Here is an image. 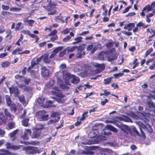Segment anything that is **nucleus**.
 <instances>
[{
    "label": "nucleus",
    "instance_id": "nucleus-50",
    "mask_svg": "<svg viewBox=\"0 0 155 155\" xmlns=\"http://www.w3.org/2000/svg\"><path fill=\"white\" fill-rule=\"evenodd\" d=\"M103 91L104 92V93L101 94H100V96H102L103 95L107 96L110 94V92L106 91L105 90H104Z\"/></svg>",
    "mask_w": 155,
    "mask_h": 155
},
{
    "label": "nucleus",
    "instance_id": "nucleus-37",
    "mask_svg": "<svg viewBox=\"0 0 155 155\" xmlns=\"http://www.w3.org/2000/svg\"><path fill=\"white\" fill-rule=\"evenodd\" d=\"M61 72L60 71L57 72L55 74V76L56 77L58 81H61V80L60 79L61 76Z\"/></svg>",
    "mask_w": 155,
    "mask_h": 155
},
{
    "label": "nucleus",
    "instance_id": "nucleus-29",
    "mask_svg": "<svg viewBox=\"0 0 155 155\" xmlns=\"http://www.w3.org/2000/svg\"><path fill=\"white\" fill-rule=\"evenodd\" d=\"M45 100V99L43 97H39L37 101L40 104H41V106H43L45 105H44L43 104V103H44V101Z\"/></svg>",
    "mask_w": 155,
    "mask_h": 155
},
{
    "label": "nucleus",
    "instance_id": "nucleus-7",
    "mask_svg": "<svg viewBox=\"0 0 155 155\" xmlns=\"http://www.w3.org/2000/svg\"><path fill=\"white\" fill-rule=\"evenodd\" d=\"M41 73L42 75L45 77H48L49 75V70L46 68L44 66H42L41 67Z\"/></svg>",
    "mask_w": 155,
    "mask_h": 155
},
{
    "label": "nucleus",
    "instance_id": "nucleus-46",
    "mask_svg": "<svg viewBox=\"0 0 155 155\" xmlns=\"http://www.w3.org/2000/svg\"><path fill=\"white\" fill-rule=\"evenodd\" d=\"M51 116L54 117H57L58 118V120H57V121L60 119V117L58 116V113L57 112H54L52 113L51 115Z\"/></svg>",
    "mask_w": 155,
    "mask_h": 155
},
{
    "label": "nucleus",
    "instance_id": "nucleus-56",
    "mask_svg": "<svg viewBox=\"0 0 155 155\" xmlns=\"http://www.w3.org/2000/svg\"><path fill=\"white\" fill-rule=\"evenodd\" d=\"M111 81V79L110 78H108L104 80V83L105 84H108Z\"/></svg>",
    "mask_w": 155,
    "mask_h": 155
},
{
    "label": "nucleus",
    "instance_id": "nucleus-40",
    "mask_svg": "<svg viewBox=\"0 0 155 155\" xmlns=\"http://www.w3.org/2000/svg\"><path fill=\"white\" fill-rule=\"evenodd\" d=\"M121 129L125 133L126 132L125 130H129V128L128 126L126 125H123L122 126Z\"/></svg>",
    "mask_w": 155,
    "mask_h": 155
},
{
    "label": "nucleus",
    "instance_id": "nucleus-49",
    "mask_svg": "<svg viewBox=\"0 0 155 155\" xmlns=\"http://www.w3.org/2000/svg\"><path fill=\"white\" fill-rule=\"evenodd\" d=\"M57 121V120L56 119L51 120L48 122L47 124L48 125L52 124L56 122Z\"/></svg>",
    "mask_w": 155,
    "mask_h": 155
},
{
    "label": "nucleus",
    "instance_id": "nucleus-58",
    "mask_svg": "<svg viewBox=\"0 0 155 155\" xmlns=\"http://www.w3.org/2000/svg\"><path fill=\"white\" fill-rule=\"evenodd\" d=\"M66 50L65 49H64L63 51H61L59 54V56L60 57H63L65 54L66 52Z\"/></svg>",
    "mask_w": 155,
    "mask_h": 155
},
{
    "label": "nucleus",
    "instance_id": "nucleus-28",
    "mask_svg": "<svg viewBox=\"0 0 155 155\" xmlns=\"http://www.w3.org/2000/svg\"><path fill=\"white\" fill-rule=\"evenodd\" d=\"M79 47L77 46H74L72 47H68L66 49V51H67L68 52H72L74 51L76 49H77V48Z\"/></svg>",
    "mask_w": 155,
    "mask_h": 155
},
{
    "label": "nucleus",
    "instance_id": "nucleus-18",
    "mask_svg": "<svg viewBox=\"0 0 155 155\" xmlns=\"http://www.w3.org/2000/svg\"><path fill=\"white\" fill-rule=\"evenodd\" d=\"M43 2L45 3H47L45 6H48V9H51L53 8L55 5V4H51V1H49V0H43Z\"/></svg>",
    "mask_w": 155,
    "mask_h": 155
},
{
    "label": "nucleus",
    "instance_id": "nucleus-39",
    "mask_svg": "<svg viewBox=\"0 0 155 155\" xmlns=\"http://www.w3.org/2000/svg\"><path fill=\"white\" fill-rule=\"evenodd\" d=\"M70 16H68L65 19V21H64L63 20H62L61 18H59L58 17H56V19L57 20H60L61 21V22L62 23H63L64 22H65L66 23H67V21L68 19H70Z\"/></svg>",
    "mask_w": 155,
    "mask_h": 155
},
{
    "label": "nucleus",
    "instance_id": "nucleus-23",
    "mask_svg": "<svg viewBox=\"0 0 155 155\" xmlns=\"http://www.w3.org/2000/svg\"><path fill=\"white\" fill-rule=\"evenodd\" d=\"M5 97L7 104L8 106H10L11 104L12 103L10 97L9 95H6L5 96Z\"/></svg>",
    "mask_w": 155,
    "mask_h": 155
},
{
    "label": "nucleus",
    "instance_id": "nucleus-30",
    "mask_svg": "<svg viewBox=\"0 0 155 155\" xmlns=\"http://www.w3.org/2000/svg\"><path fill=\"white\" fill-rule=\"evenodd\" d=\"M38 64L35 61V58L31 62V65L28 67V70H30L31 68H33L35 65Z\"/></svg>",
    "mask_w": 155,
    "mask_h": 155
},
{
    "label": "nucleus",
    "instance_id": "nucleus-32",
    "mask_svg": "<svg viewBox=\"0 0 155 155\" xmlns=\"http://www.w3.org/2000/svg\"><path fill=\"white\" fill-rule=\"evenodd\" d=\"M147 104L150 108H152L155 107V104H154L151 101H148Z\"/></svg>",
    "mask_w": 155,
    "mask_h": 155
},
{
    "label": "nucleus",
    "instance_id": "nucleus-1",
    "mask_svg": "<svg viewBox=\"0 0 155 155\" xmlns=\"http://www.w3.org/2000/svg\"><path fill=\"white\" fill-rule=\"evenodd\" d=\"M45 113V111H40L36 113V117L38 121H43L48 120L49 117L48 114L43 115Z\"/></svg>",
    "mask_w": 155,
    "mask_h": 155
},
{
    "label": "nucleus",
    "instance_id": "nucleus-15",
    "mask_svg": "<svg viewBox=\"0 0 155 155\" xmlns=\"http://www.w3.org/2000/svg\"><path fill=\"white\" fill-rule=\"evenodd\" d=\"M23 21L27 25L32 26L34 23L35 21L32 20H28L27 18H25L23 19Z\"/></svg>",
    "mask_w": 155,
    "mask_h": 155
},
{
    "label": "nucleus",
    "instance_id": "nucleus-48",
    "mask_svg": "<svg viewBox=\"0 0 155 155\" xmlns=\"http://www.w3.org/2000/svg\"><path fill=\"white\" fill-rule=\"evenodd\" d=\"M10 107L11 109L13 110L14 112H15L16 110V105L15 104L12 103L11 105L10 106H9Z\"/></svg>",
    "mask_w": 155,
    "mask_h": 155
},
{
    "label": "nucleus",
    "instance_id": "nucleus-21",
    "mask_svg": "<svg viewBox=\"0 0 155 155\" xmlns=\"http://www.w3.org/2000/svg\"><path fill=\"white\" fill-rule=\"evenodd\" d=\"M95 66L98 68L99 72H100L104 70L105 68L104 65L103 64H96L94 65Z\"/></svg>",
    "mask_w": 155,
    "mask_h": 155
},
{
    "label": "nucleus",
    "instance_id": "nucleus-62",
    "mask_svg": "<svg viewBox=\"0 0 155 155\" xmlns=\"http://www.w3.org/2000/svg\"><path fill=\"white\" fill-rule=\"evenodd\" d=\"M108 102V100L107 99H104V101H101V105H104L106 103H107Z\"/></svg>",
    "mask_w": 155,
    "mask_h": 155
},
{
    "label": "nucleus",
    "instance_id": "nucleus-45",
    "mask_svg": "<svg viewBox=\"0 0 155 155\" xmlns=\"http://www.w3.org/2000/svg\"><path fill=\"white\" fill-rule=\"evenodd\" d=\"M22 25V23L20 22L18 23L16 25V27L15 28V31H17L20 29V27Z\"/></svg>",
    "mask_w": 155,
    "mask_h": 155
},
{
    "label": "nucleus",
    "instance_id": "nucleus-44",
    "mask_svg": "<svg viewBox=\"0 0 155 155\" xmlns=\"http://www.w3.org/2000/svg\"><path fill=\"white\" fill-rule=\"evenodd\" d=\"M53 90L54 91H52V93L54 95H56L59 92V90L58 87H54L53 88Z\"/></svg>",
    "mask_w": 155,
    "mask_h": 155
},
{
    "label": "nucleus",
    "instance_id": "nucleus-41",
    "mask_svg": "<svg viewBox=\"0 0 155 155\" xmlns=\"http://www.w3.org/2000/svg\"><path fill=\"white\" fill-rule=\"evenodd\" d=\"M57 31L56 30H55L53 31H52L51 32L50 34H49L48 35L46 36V37L47 38H48V36H54V35H56V34L57 33Z\"/></svg>",
    "mask_w": 155,
    "mask_h": 155
},
{
    "label": "nucleus",
    "instance_id": "nucleus-27",
    "mask_svg": "<svg viewBox=\"0 0 155 155\" xmlns=\"http://www.w3.org/2000/svg\"><path fill=\"white\" fill-rule=\"evenodd\" d=\"M10 64V63L8 61H5L1 63V65L2 67L5 68L9 66Z\"/></svg>",
    "mask_w": 155,
    "mask_h": 155
},
{
    "label": "nucleus",
    "instance_id": "nucleus-19",
    "mask_svg": "<svg viewBox=\"0 0 155 155\" xmlns=\"http://www.w3.org/2000/svg\"><path fill=\"white\" fill-rule=\"evenodd\" d=\"M22 33L28 35L30 36L32 38H34L36 37V35L33 34H31L30 31L28 30H23L21 31Z\"/></svg>",
    "mask_w": 155,
    "mask_h": 155
},
{
    "label": "nucleus",
    "instance_id": "nucleus-55",
    "mask_svg": "<svg viewBox=\"0 0 155 155\" xmlns=\"http://www.w3.org/2000/svg\"><path fill=\"white\" fill-rule=\"evenodd\" d=\"M71 37L70 35H68L63 40V41L64 42H66L69 41L71 38Z\"/></svg>",
    "mask_w": 155,
    "mask_h": 155
},
{
    "label": "nucleus",
    "instance_id": "nucleus-2",
    "mask_svg": "<svg viewBox=\"0 0 155 155\" xmlns=\"http://www.w3.org/2000/svg\"><path fill=\"white\" fill-rule=\"evenodd\" d=\"M63 78L66 84L68 85H70V82L69 81V80L71 78L72 75L68 72L67 71H62Z\"/></svg>",
    "mask_w": 155,
    "mask_h": 155
},
{
    "label": "nucleus",
    "instance_id": "nucleus-33",
    "mask_svg": "<svg viewBox=\"0 0 155 155\" xmlns=\"http://www.w3.org/2000/svg\"><path fill=\"white\" fill-rule=\"evenodd\" d=\"M147 10V12H150L151 11H152L150 5H146L143 9V11H145Z\"/></svg>",
    "mask_w": 155,
    "mask_h": 155
},
{
    "label": "nucleus",
    "instance_id": "nucleus-57",
    "mask_svg": "<svg viewBox=\"0 0 155 155\" xmlns=\"http://www.w3.org/2000/svg\"><path fill=\"white\" fill-rule=\"evenodd\" d=\"M136 26L138 27H144L145 26V24L142 21H140L137 24Z\"/></svg>",
    "mask_w": 155,
    "mask_h": 155
},
{
    "label": "nucleus",
    "instance_id": "nucleus-60",
    "mask_svg": "<svg viewBox=\"0 0 155 155\" xmlns=\"http://www.w3.org/2000/svg\"><path fill=\"white\" fill-rule=\"evenodd\" d=\"M2 8L3 10H7L9 9V7L8 6L2 5Z\"/></svg>",
    "mask_w": 155,
    "mask_h": 155
},
{
    "label": "nucleus",
    "instance_id": "nucleus-34",
    "mask_svg": "<svg viewBox=\"0 0 155 155\" xmlns=\"http://www.w3.org/2000/svg\"><path fill=\"white\" fill-rule=\"evenodd\" d=\"M29 120V119H23L22 121V125L25 127L28 126L29 124L28 123Z\"/></svg>",
    "mask_w": 155,
    "mask_h": 155
},
{
    "label": "nucleus",
    "instance_id": "nucleus-54",
    "mask_svg": "<svg viewBox=\"0 0 155 155\" xmlns=\"http://www.w3.org/2000/svg\"><path fill=\"white\" fill-rule=\"evenodd\" d=\"M1 14L4 16H6L11 14V13L8 12L3 11L2 12Z\"/></svg>",
    "mask_w": 155,
    "mask_h": 155
},
{
    "label": "nucleus",
    "instance_id": "nucleus-53",
    "mask_svg": "<svg viewBox=\"0 0 155 155\" xmlns=\"http://www.w3.org/2000/svg\"><path fill=\"white\" fill-rule=\"evenodd\" d=\"M43 55H42L39 58H35V61L38 64L41 61V60L43 59Z\"/></svg>",
    "mask_w": 155,
    "mask_h": 155
},
{
    "label": "nucleus",
    "instance_id": "nucleus-22",
    "mask_svg": "<svg viewBox=\"0 0 155 155\" xmlns=\"http://www.w3.org/2000/svg\"><path fill=\"white\" fill-rule=\"evenodd\" d=\"M147 32L151 34L149 36V38H150L153 37L155 35V31L153 29L148 28L146 30Z\"/></svg>",
    "mask_w": 155,
    "mask_h": 155
},
{
    "label": "nucleus",
    "instance_id": "nucleus-4",
    "mask_svg": "<svg viewBox=\"0 0 155 155\" xmlns=\"http://www.w3.org/2000/svg\"><path fill=\"white\" fill-rule=\"evenodd\" d=\"M9 89L11 94H14L15 97L18 96L20 93V91L17 86H12L11 87H9Z\"/></svg>",
    "mask_w": 155,
    "mask_h": 155
},
{
    "label": "nucleus",
    "instance_id": "nucleus-11",
    "mask_svg": "<svg viewBox=\"0 0 155 155\" xmlns=\"http://www.w3.org/2000/svg\"><path fill=\"white\" fill-rule=\"evenodd\" d=\"M23 150L25 151L26 153L28 154H33V147L28 146L24 147Z\"/></svg>",
    "mask_w": 155,
    "mask_h": 155
},
{
    "label": "nucleus",
    "instance_id": "nucleus-42",
    "mask_svg": "<svg viewBox=\"0 0 155 155\" xmlns=\"http://www.w3.org/2000/svg\"><path fill=\"white\" fill-rule=\"evenodd\" d=\"M15 124L13 122H10L8 124V127L9 129H12L15 127Z\"/></svg>",
    "mask_w": 155,
    "mask_h": 155
},
{
    "label": "nucleus",
    "instance_id": "nucleus-6",
    "mask_svg": "<svg viewBox=\"0 0 155 155\" xmlns=\"http://www.w3.org/2000/svg\"><path fill=\"white\" fill-rule=\"evenodd\" d=\"M88 112H84L82 115V117L81 118L80 117H78L77 118V121L75 123V125L77 126L81 123V121L84 120L86 117H87V114L88 113Z\"/></svg>",
    "mask_w": 155,
    "mask_h": 155
},
{
    "label": "nucleus",
    "instance_id": "nucleus-64",
    "mask_svg": "<svg viewBox=\"0 0 155 155\" xmlns=\"http://www.w3.org/2000/svg\"><path fill=\"white\" fill-rule=\"evenodd\" d=\"M58 38V37L57 35H54L51 38V40L52 41H54L56 40Z\"/></svg>",
    "mask_w": 155,
    "mask_h": 155
},
{
    "label": "nucleus",
    "instance_id": "nucleus-5",
    "mask_svg": "<svg viewBox=\"0 0 155 155\" xmlns=\"http://www.w3.org/2000/svg\"><path fill=\"white\" fill-rule=\"evenodd\" d=\"M101 46L100 44H98L94 47L93 45H88L87 47V51H90L92 50L91 52L93 53L98 48Z\"/></svg>",
    "mask_w": 155,
    "mask_h": 155
},
{
    "label": "nucleus",
    "instance_id": "nucleus-43",
    "mask_svg": "<svg viewBox=\"0 0 155 155\" xmlns=\"http://www.w3.org/2000/svg\"><path fill=\"white\" fill-rule=\"evenodd\" d=\"M18 131V129H16L14 130L10 134V136L12 138L15 137Z\"/></svg>",
    "mask_w": 155,
    "mask_h": 155
},
{
    "label": "nucleus",
    "instance_id": "nucleus-10",
    "mask_svg": "<svg viewBox=\"0 0 155 155\" xmlns=\"http://www.w3.org/2000/svg\"><path fill=\"white\" fill-rule=\"evenodd\" d=\"M31 131L30 129H26L25 131L24 134L22 136V137L24 140H27L29 136L31 135Z\"/></svg>",
    "mask_w": 155,
    "mask_h": 155
},
{
    "label": "nucleus",
    "instance_id": "nucleus-25",
    "mask_svg": "<svg viewBox=\"0 0 155 155\" xmlns=\"http://www.w3.org/2000/svg\"><path fill=\"white\" fill-rule=\"evenodd\" d=\"M49 55L48 54H45L43 55V59L45 62L46 63H49L51 61L48 59Z\"/></svg>",
    "mask_w": 155,
    "mask_h": 155
},
{
    "label": "nucleus",
    "instance_id": "nucleus-35",
    "mask_svg": "<svg viewBox=\"0 0 155 155\" xmlns=\"http://www.w3.org/2000/svg\"><path fill=\"white\" fill-rule=\"evenodd\" d=\"M82 39V38L81 37H79L75 38L74 39V40L75 41L74 42L73 44H74L80 42L81 41Z\"/></svg>",
    "mask_w": 155,
    "mask_h": 155
},
{
    "label": "nucleus",
    "instance_id": "nucleus-38",
    "mask_svg": "<svg viewBox=\"0 0 155 155\" xmlns=\"http://www.w3.org/2000/svg\"><path fill=\"white\" fill-rule=\"evenodd\" d=\"M52 103L50 101H47L46 104L44 106V107H50L52 106Z\"/></svg>",
    "mask_w": 155,
    "mask_h": 155
},
{
    "label": "nucleus",
    "instance_id": "nucleus-24",
    "mask_svg": "<svg viewBox=\"0 0 155 155\" xmlns=\"http://www.w3.org/2000/svg\"><path fill=\"white\" fill-rule=\"evenodd\" d=\"M43 148L38 149L37 147H33V154L37 153H40L43 151Z\"/></svg>",
    "mask_w": 155,
    "mask_h": 155
},
{
    "label": "nucleus",
    "instance_id": "nucleus-61",
    "mask_svg": "<svg viewBox=\"0 0 155 155\" xmlns=\"http://www.w3.org/2000/svg\"><path fill=\"white\" fill-rule=\"evenodd\" d=\"M69 31L70 30L69 29L67 28L62 32V33L64 35H66L68 34L69 33Z\"/></svg>",
    "mask_w": 155,
    "mask_h": 155
},
{
    "label": "nucleus",
    "instance_id": "nucleus-59",
    "mask_svg": "<svg viewBox=\"0 0 155 155\" xmlns=\"http://www.w3.org/2000/svg\"><path fill=\"white\" fill-rule=\"evenodd\" d=\"M152 51L153 49L152 48H150L147 51L145 54L146 57H147L148 55Z\"/></svg>",
    "mask_w": 155,
    "mask_h": 155
},
{
    "label": "nucleus",
    "instance_id": "nucleus-47",
    "mask_svg": "<svg viewBox=\"0 0 155 155\" xmlns=\"http://www.w3.org/2000/svg\"><path fill=\"white\" fill-rule=\"evenodd\" d=\"M21 9L19 8L12 7L10 8V11L12 12H18L21 11Z\"/></svg>",
    "mask_w": 155,
    "mask_h": 155
},
{
    "label": "nucleus",
    "instance_id": "nucleus-8",
    "mask_svg": "<svg viewBox=\"0 0 155 155\" xmlns=\"http://www.w3.org/2000/svg\"><path fill=\"white\" fill-rule=\"evenodd\" d=\"M6 146L7 148L10 149H12L14 150L19 149L22 146L21 145L14 146L9 143H7L6 144Z\"/></svg>",
    "mask_w": 155,
    "mask_h": 155
},
{
    "label": "nucleus",
    "instance_id": "nucleus-17",
    "mask_svg": "<svg viewBox=\"0 0 155 155\" xmlns=\"http://www.w3.org/2000/svg\"><path fill=\"white\" fill-rule=\"evenodd\" d=\"M4 113L5 116L9 118L10 120H12L14 118V116L8 111L7 108H5L4 110Z\"/></svg>",
    "mask_w": 155,
    "mask_h": 155
},
{
    "label": "nucleus",
    "instance_id": "nucleus-31",
    "mask_svg": "<svg viewBox=\"0 0 155 155\" xmlns=\"http://www.w3.org/2000/svg\"><path fill=\"white\" fill-rule=\"evenodd\" d=\"M54 81L53 80H50L47 84V87L48 88H50L52 87L54 84Z\"/></svg>",
    "mask_w": 155,
    "mask_h": 155
},
{
    "label": "nucleus",
    "instance_id": "nucleus-36",
    "mask_svg": "<svg viewBox=\"0 0 155 155\" xmlns=\"http://www.w3.org/2000/svg\"><path fill=\"white\" fill-rule=\"evenodd\" d=\"M22 49L21 48H18L16 49L15 50L12 52V54L14 55L16 54L17 53H18V52L22 51Z\"/></svg>",
    "mask_w": 155,
    "mask_h": 155
},
{
    "label": "nucleus",
    "instance_id": "nucleus-51",
    "mask_svg": "<svg viewBox=\"0 0 155 155\" xmlns=\"http://www.w3.org/2000/svg\"><path fill=\"white\" fill-rule=\"evenodd\" d=\"M150 6L153 11V12L155 14V1L153 2L151 4Z\"/></svg>",
    "mask_w": 155,
    "mask_h": 155
},
{
    "label": "nucleus",
    "instance_id": "nucleus-20",
    "mask_svg": "<svg viewBox=\"0 0 155 155\" xmlns=\"http://www.w3.org/2000/svg\"><path fill=\"white\" fill-rule=\"evenodd\" d=\"M71 78V82L74 84H77L79 81V78L76 76L72 75Z\"/></svg>",
    "mask_w": 155,
    "mask_h": 155
},
{
    "label": "nucleus",
    "instance_id": "nucleus-14",
    "mask_svg": "<svg viewBox=\"0 0 155 155\" xmlns=\"http://www.w3.org/2000/svg\"><path fill=\"white\" fill-rule=\"evenodd\" d=\"M118 119L121 121H124L127 122H132L131 120L128 117L125 115H122L118 118Z\"/></svg>",
    "mask_w": 155,
    "mask_h": 155
},
{
    "label": "nucleus",
    "instance_id": "nucleus-26",
    "mask_svg": "<svg viewBox=\"0 0 155 155\" xmlns=\"http://www.w3.org/2000/svg\"><path fill=\"white\" fill-rule=\"evenodd\" d=\"M17 97H18L19 101L21 102L23 104L25 105L26 104L25 103V100L24 96L23 95H22L20 96H19L18 95Z\"/></svg>",
    "mask_w": 155,
    "mask_h": 155
},
{
    "label": "nucleus",
    "instance_id": "nucleus-9",
    "mask_svg": "<svg viewBox=\"0 0 155 155\" xmlns=\"http://www.w3.org/2000/svg\"><path fill=\"white\" fill-rule=\"evenodd\" d=\"M63 47L61 46L57 47L53 51L51 54L49 58H51L54 57L56 55V54L59 51H61Z\"/></svg>",
    "mask_w": 155,
    "mask_h": 155
},
{
    "label": "nucleus",
    "instance_id": "nucleus-16",
    "mask_svg": "<svg viewBox=\"0 0 155 155\" xmlns=\"http://www.w3.org/2000/svg\"><path fill=\"white\" fill-rule=\"evenodd\" d=\"M135 25V23H130L128 24L125 25L124 28L125 29H127L128 31H130L134 27Z\"/></svg>",
    "mask_w": 155,
    "mask_h": 155
},
{
    "label": "nucleus",
    "instance_id": "nucleus-52",
    "mask_svg": "<svg viewBox=\"0 0 155 155\" xmlns=\"http://www.w3.org/2000/svg\"><path fill=\"white\" fill-rule=\"evenodd\" d=\"M67 66L65 64L63 63L61 64L59 66V68L60 69H63L66 68Z\"/></svg>",
    "mask_w": 155,
    "mask_h": 155
},
{
    "label": "nucleus",
    "instance_id": "nucleus-13",
    "mask_svg": "<svg viewBox=\"0 0 155 155\" xmlns=\"http://www.w3.org/2000/svg\"><path fill=\"white\" fill-rule=\"evenodd\" d=\"M36 131L33 132L32 135V137L34 138H38L41 135V133L37 131L40 129V128H35Z\"/></svg>",
    "mask_w": 155,
    "mask_h": 155
},
{
    "label": "nucleus",
    "instance_id": "nucleus-63",
    "mask_svg": "<svg viewBox=\"0 0 155 155\" xmlns=\"http://www.w3.org/2000/svg\"><path fill=\"white\" fill-rule=\"evenodd\" d=\"M95 134L94 133V132H91L89 134L88 137L89 138H93L95 137Z\"/></svg>",
    "mask_w": 155,
    "mask_h": 155
},
{
    "label": "nucleus",
    "instance_id": "nucleus-3",
    "mask_svg": "<svg viewBox=\"0 0 155 155\" xmlns=\"http://www.w3.org/2000/svg\"><path fill=\"white\" fill-rule=\"evenodd\" d=\"M107 130H110L114 132H117V130L116 128L111 125H108L106 126V127L104 129V130L102 132V134L106 135H108L109 134V132H106V131Z\"/></svg>",
    "mask_w": 155,
    "mask_h": 155
},
{
    "label": "nucleus",
    "instance_id": "nucleus-12",
    "mask_svg": "<svg viewBox=\"0 0 155 155\" xmlns=\"http://www.w3.org/2000/svg\"><path fill=\"white\" fill-rule=\"evenodd\" d=\"M77 54L76 55V58H81L82 57L83 53L84 54V52L83 51V49L81 47H79L77 48Z\"/></svg>",
    "mask_w": 155,
    "mask_h": 155
}]
</instances>
